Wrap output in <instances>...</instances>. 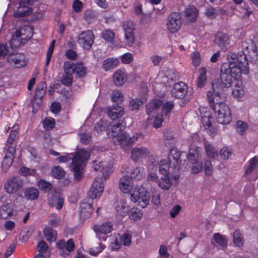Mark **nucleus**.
Here are the masks:
<instances>
[{
	"instance_id": "nucleus-1",
	"label": "nucleus",
	"mask_w": 258,
	"mask_h": 258,
	"mask_svg": "<svg viewBox=\"0 0 258 258\" xmlns=\"http://www.w3.org/2000/svg\"><path fill=\"white\" fill-rule=\"evenodd\" d=\"M244 51H240L236 54L233 51H230L227 55V60L229 63H224L222 66H227V72L232 76L235 80H239L241 74L244 75L248 73V62L247 55L251 58L252 60H256L257 58V48L253 42H251L248 46H245Z\"/></svg>"
},
{
	"instance_id": "nucleus-2",
	"label": "nucleus",
	"mask_w": 258,
	"mask_h": 258,
	"mask_svg": "<svg viewBox=\"0 0 258 258\" xmlns=\"http://www.w3.org/2000/svg\"><path fill=\"white\" fill-rule=\"evenodd\" d=\"M90 157L89 153L84 149L80 150L72 160L71 169L74 172L75 178L79 180L81 178L83 172L85 162Z\"/></svg>"
},
{
	"instance_id": "nucleus-3",
	"label": "nucleus",
	"mask_w": 258,
	"mask_h": 258,
	"mask_svg": "<svg viewBox=\"0 0 258 258\" xmlns=\"http://www.w3.org/2000/svg\"><path fill=\"white\" fill-rule=\"evenodd\" d=\"M216 113L217 121L221 124H228L232 120L231 112L229 108L223 101L216 102L215 106L211 108Z\"/></svg>"
},
{
	"instance_id": "nucleus-4",
	"label": "nucleus",
	"mask_w": 258,
	"mask_h": 258,
	"mask_svg": "<svg viewBox=\"0 0 258 258\" xmlns=\"http://www.w3.org/2000/svg\"><path fill=\"white\" fill-rule=\"evenodd\" d=\"M131 200L133 202H138L139 205L144 208L149 204L150 201V194L146 190L143 186L138 189H134L131 193Z\"/></svg>"
},
{
	"instance_id": "nucleus-5",
	"label": "nucleus",
	"mask_w": 258,
	"mask_h": 258,
	"mask_svg": "<svg viewBox=\"0 0 258 258\" xmlns=\"http://www.w3.org/2000/svg\"><path fill=\"white\" fill-rule=\"evenodd\" d=\"M23 186V179L19 176H14L6 181L4 184V189L7 194L13 195L21 190Z\"/></svg>"
},
{
	"instance_id": "nucleus-6",
	"label": "nucleus",
	"mask_w": 258,
	"mask_h": 258,
	"mask_svg": "<svg viewBox=\"0 0 258 258\" xmlns=\"http://www.w3.org/2000/svg\"><path fill=\"white\" fill-rule=\"evenodd\" d=\"M94 40V35L91 30L82 32L79 35L78 42L85 49H89L92 46Z\"/></svg>"
},
{
	"instance_id": "nucleus-7",
	"label": "nucleus",
	"mask_w": 258,
	"mask_h": 258,
	"mask_svg": "<svg viewBox=\"0 0 258 258\" xmlns=\"http://www.w3.org/2000/svg\"><path fill=\"white\" fill-rule=\"evenodd\" d=\"M166 25L168 30L171 33L177 32L181 25L180 15L176 12L171 13L168 17Z\"/></svg>"
},
{
	"instance_id": "nucleus-8",
	"label": "nucleus",
	"mask_w": 258,
	"mask_h": 258,
	"mask_svg": "<svg viewBox=\"0 0 258 258\" xmlns=\"http://www.w3.org/2000/svg\"><path fill=\"white\" fill-rule=\"evenodd\" d=\"M102 182L103 180L101 177H96L88 192V196L91 199H96L101 196L104 189Z\"/></svg>"
},
{
	"instance_id": "nucleus-9",
	"label": "nucleus",
	"mask_w": 258,
	"mask_h": 258,
	"mask_svg": "<svg viewBox=\"0 0 258 258\" xmlns=\"http://www.w3.org/2000/svg\"><path fill=\"white\" fill-rule=\"evenodd\" d=\"M16 152L15 146H10L7 147L5 156L2 162V170L4 172H7L8 168L13 163Z\"/></svg>"
},
{
	"instance_id": "nucleus-10",
	"label": "nucleus",
	"mask_w": 258,
	"mask_h": 258,
	"mask_svg": "<svg viewBox=\"0 0 258 258\" xmlns=\"http://www.w3.org/2000/svg\"><path fill=\"white\" fill-rule=\"evenodd\" d=\"M227 66H221V76L220 88L222 90L223 88H229L231 87L232 83V76L227 72Z\"/></svg>"
},
{
	"instance_id": "nucleus-11",
	"label": "nucleus",
	"mask_w": 258,
	"mask_h": 258,
	"mask_svg": "<svg viewBox=\"0 0 258 258\" xmlns=\"http://www.w3.org/2000/svg\"><path fill=\"white\" fill-rule=\"evenodd\" d=\"M200 111L201 113V117L203 122V124L206 130L209 129L210 131L212 133L215 132V129L212 127L213 117L211 115V113L207 108H200Z\"/></svg>"
},
{
	"instance_id": "nucleus-12",
	"label": "nucleus",
	"mask_w": 258,
	"mask_h": 258,
	"mask_svg": "<svg viewBox=\"0 0 258 258\" xmlns=\"http://www.w3.org/2000/svg\"><path fill=\"white\" fill-rule=\"evenodd\" d=\"M64 199L59 194L55 191H51L48 195V204L51 207H55L57 210L62 208Z\"/></svg>"
},
{
	"instance_id": "nucleus-13",
	"label": "nucleus",
	"mask_w": 258,
	"mask_h": 258,
	"mask_svg": "<svg viewBox=\"0 0 258 258\" xmlns=\"http://www.w3.org/2000/svg\"><path fill=\"white\" fill-rule=\"evenodd\" d=\"M150 154V150L145 147H135L131 151V158L134 161L137 162L146 158Z\"/></svg>"
},
{
	"instance_id": "nucleus-14",
	"label": "nucleus",
	"mask_w": 258,
	"mask_h": 258,
	"mask_svg": "<svg viewBox=\"0 0 258 258\" xmlns=\"http://www.w3.org/2000/svg\"><path fill=\"white\" fill-rule=\"evenodd\" d=\"M123 129L124 127L120 123H115L113 121L106 127V133L108 136L115 140L119 135L123 132Z\"/></svg>"
},
{
	"instance_id": "nucleus-15",
	"label": "nucleus",
	"mask_w": 258,
	"mask_h": 258,
	"mask_svg": "<svg viewBox=\"0 0 258 258\" xmlns=\"http://www.w3.org/2000/svg\"><path fill=\"white\" fill-rule=\"evenodd\" d=\"M187 86L182 82L174 84L171 93L173 96L177 98H183L187 91Z\"/></svg>"
},
{
	"instance_id": "nucleus-16",
	"label": "nucleus",
	"mask_w": 258,
	"mask_h": 258,
	"mask_svg": "<svg viewBox=\"0 0 258 258\" xmlns=\"http://www.w3.org/2000/svg\"><path fill=\"white\" fill-rule=\"evenodd\" d=\"M212 87L213 89L214 95H213V93L210 91H208L207 94V99L209 101L211 108H212L213 106H215L216 102H221L219 101V99H221V101H223L224 100V96L223 95H221L220 93L216 90L215 85L213 84Z\"/></svg>"
},
{
	"instance_id": "nucleus-17",
	"label": "nucleus",
	"mask_w": 258,
	"mask_h": 258,
	"mask_svg": "<svg viewBox=\"0 0 258 258\" xmlns=\"http://www.w3.org/2000/svg\"><path fill=\"white\" fill-rule=\"evenodd\" d=\"M133 186L132 179L128 176H124L120 179L119 188L125 194L132 192Z\"/></svg>"
},
{
	"instance_id": "nucleus-18",
	"label": "nucleus",
	"mask_w": 258,
	"mask_h": 258,
	"mask_svg": "<svg viewBox=\"0 0 258 258\" xmlns=\"http://www.w3.org/2000/svg\"><path fill=\"white\" fill-rule=\"evenodd\" d=\"M114 142L116 145L120 146L124 151H127L131 146L130 136L126 132H123L114 140Z\"/></svg>"
},
{
	"instance_id": "nucleus-19",
	"label": "nucleus",
	"mask_w": 258,
	"mask_h": 258,
	"mask_svg": "<svg viewBox=\"0 0 258 258\" xmlns=\"http://www.w3.org/2000/svg\"><path fill=\"white\" fill-rule=\"evenodd\" d=\"M8 61L10 63L18 68L26 65L24 56L20 54H10L8 57Z\"/></svg>"
},
{
	"instance_id": "nucleus-20",
	"label": "nucleus",
	"mask_w": 258,
	"mask_h": 258,
	"mask_svg": "<svg viewBox=\"0 0 258 258\" xmlns=\"http://www.w3.org/2000/svg\"><path fill=\"white\" fill-rule=\"evenodd\" d=\"M180 157V153L176 149H172L170 150L167 160L173 169H176L178 165Z\"/></svg>"
},
{
	"instance_id": "nucleus-21",
	"label": "nucleus",
	"mask_w": 258,
	"mask_h": 258,
	"mask_svg": "<svg viewBox=\"0 0 258 258\" xmlns=\"http://www.w3.org/2000/svg\"><path fill=\"white\" fill-rule=\"evenodd\" d=\"M92 229L97 234H107L113 230V226L110 222H105L101 225H95Z\"/></svg>"
},
{
	"instance_id": "nucleus-22",
	"label": "nucleus",
	"mask_w": 258,
	"mask_h": 258,
	"mask_svg": "<svg viewBox=\"0 0 258 258\" xmlns=\"http://www.w3.org/2000/svg\"><path fill=\"white\" fill-rule=\"evenodd\" d=\"M17 35H20L21 39L24 41H27L31 38L33 35V29L30 26H24L15 31Z\"/></svg>"
},
{
	"instance_id": "nucleus-23",
	"label": "nucleus",
	"mask_w": 258,
	"mask_h": 258,
	"mask_svg": "<svg viewBox=\"0 0 258 258\" xmlns=\"http://www.w3.org/2000/svg\"><path fill=\"white\" fill-rule=\"evenodd\" d=\"M92 203H87L86 202H83L80 204L81 208V216L83 218H89L93 210V209L92 207Z\"/></svg>"
},
{
	"instance_id": "nucleus-24",
	"label": "nucleus",
	"mask_w": 258,
	"mask_h": 258,
	"mask_svg": "<svg viewBox=\"0 0 258 258\" xmlns=\"http://www.w3.org/2000/svg\"><path fill=\"white\" fill-rule=\"evenodd\" d=\"M127 80L126 73L121 70H118L114 74L113 81L115 85L122 86Z\"/></svg>"
},
{
	"instance_id": "nucleus-25",
	"label": "nucleus",
	"mask_w": 258,
	"mask_h": 258,
	"mask_svg": "<svg viewBox=\"0 0 258 258\" xmlns=\"http://www.w3.org/2000/svg\"><path fill=\"white\" fill-rule=\"evenodd\" d=\"M162 101L154 99L146 105V111L149 115L155 113L160 106L162 104Z\"/></svg>"
},
{
	"instance_id": "nucleus-26",
	"label": "nucleus",
	"mask_w": 258,
	"mask_h": 258,
	"mask_svg": "<svg viewBox=\"0 0 258 258\" xmlns=\"http://www.w3.org/2000/svg\"><path fill=\"white\" fill-rule=\"evenodd\" d=\"M123 113L124 111L122 107L119 106H112L107 110L108 116L113 120L119 118Z\"/></svg>"
},
{
	"instance_id": "nucleus-27",
	"label": "nucleus",
	"mask_w": 258,
	"mask_h": 258,
	"mask_svg": "<svg viewBox=\"0 0 258 258\" xmlns=\"http://www.w3.org/2000/svg\"><path fill=\"white\" fill-rule=\"evenodd\" d=\"M204 148L207 156L209 158L216 159L218 157V150L210 142L205 141Z\"/></svg>"
},
{
	"instance_id": "nucleus-28",
	"label": "nucleus",
	"mask_w": 258,
	"mask_h": 258,
	"mask_svg": "<svg viewBox=\"0 0 258 258\" xmlns=\"http://www.w3.org/2000/svg\"><path fill=\"white\" fill-rule=\"evenodd\" d=\"M119 63V60L118 58L109 57L103 61L102 68L105 71H108L116 68Z\"/></svg>"
},
{
	"instance_id": "nucleus-29",
	"label": "nucleus",
	"mask_w": 258,
	"mask_h": 258,
	"mask_svg": "<svg viewBox=\"0 0 258 258\" xmlns=\"http://www.w3.org/2000/svg\"><path fill=\"white\" fill-rule=\"evenodd\" d=\"M115 210L117 215L123 217L127 214L129 208L126 205V202L122 200L116 204Z\"/></svg>"
},
{
	"instance_id": "nucleus-30",
	"label": "nucleus",
	"mask_w": 258,
	"mask_h": 258,
	"mask_svg": "<svg viewBox=\"0 0 258 258\" xmlns=\"http://www.w3.org/2000/svg\"><path fill=\"white\" fill-rule=\"evenodd\" d=\"M202 148L199 147H191L189 148L188 154L187 155V159L190 162H194L199 157L200 153L202 152Z\"/></svg>"
},
{
	"instance_id": "nucleus-31",
	"label": "nucleus",
	"mask_w": 258,
	"mask_h": 258,
	"mask_svg": "<svg viewBox=\"0 0 258 258\" xmlns=\"http://www.w3.org/2000/svg\"><path fill=\"white\" fill-rule=\"evenodd\" d=\"M184 13L188 21L194 22L196 20L198 16V10L196 7H189L185 10Z\"/></svg>"
},
{
	"instance_id": "nucleus-32",
	"label": "nucleus",
	"mask_w": 258,
	"mask_h": 258,
	"mask_svg": "<svg viewBox=\"0 0 258 258\" xmlns=\"http://www.w3.org/2000/svg\"><path fill=\"white\" fill-rule=\"evenodd\" d=\"M170 169H173V167H171L166 159L160 160L159 163V171L161 174L163 175H168Z\"/></svg>"
},
{
	"instance_id": "nucleus-33",
	"label": "nucleus",
	"mask_w": 258,
	"mask_h": 258,
	"mask_svg": "<svg viewBox=\"0 0 258 258\" xmlns=\"http://www.w3.org/2000/svg\"><path fill=\"white\" fill-rule=\"evenodd\" d=\"M207 71L204 67L200 69V75L197 78V86L198 87H202L207 83Z\"/></svg>"
},
{
	"instance_id": "nucleus-34",
	"label": "nucleus",
	"mask_w": 258,
	"mask_h": 258,
	"mask_svg": "<svg viewBox=\"0 0 258 258\" xmlns=\"http://www.w3.org/2000/svg\"><path fill=\"white\" fill-rule=\"evenodd\" d=\"M158 185L162 189H169L171 185L169 175H163L158 181Z\"/></svg>"
},
{
	"instance_id": "nucleus-35",
	"label": "nucleus",
	"mask_w": 258,
	"mask_h": 258,
	"mask_svg": "<svg viewBox=\"0 0 258 258\" xmlns=\"http://www.w3.org/2000/svg\"><path fill=\"white\" fill-rule=\"evenodd\" d=\"M228 39V36L227 34L219 32L216 34L214 42L219 46H224L226 44Z\"/></svg>"
},
{
	"instance_id": "nucleus-36",
	"label": "nucleus",
	"mask_w": 258,
	"mask_h": 258,
	"mask_svg": "<svg viewBox=\"0 0 258 258\" xmlns=\"http://www.w3.org/2000/svg\"><path fill=\"white\" fill-rule=\"evenodd\" d=\"M174 107V103L172 101L165 103L162 108V115L164 116L165 119H169L170 113Z\"/></svg>"
},
{
	"instance_id": "nucleus-37",
	"label": "nucleus",
	"mask_w": 258,
	"mask_h": 258,
	"mask_svg": "<svg viewBox=\"0 0 258 258\" xmlns=\"http://www.w3.org/2000/svg\"><path fill=\"white\" fill-rule=\"evenodd\" d=\"M26 41L21 39V37L19 35H17L15 32V34L13 35L10 41L11 47L14 49L19 47L21 44H24Z\"/></svg>"
},
{
	"instance_id": "nucleus-38",
	"label": "nucleus",
	"mask_w": 258,
	"mask_h": 258,
	"mask_svg": "<svg viewBox=\"0 0 258 258\" xmlns=\"http://www.w3.org/2000/svg\"><path fill=\"white\" fill-rule=\"evenodd\" d=\"M39 194L38 189L32 187L27 188L25 192L26 198L30 200L37 199L38 198Z\"/></svg>"
},
{
	"instance_id": "nucleus-39",
	"label": "nucleus",
	"mask_w": 258,
	"mask_h": 258,
	"mask_svg": "<svg viewBox=\"0 0 258 258\" xmlns=\"http://www.w3.org/2000/svg\"><path fill=\"white\" fill-rule=\"evenodd\" d=\"M19 130L18 125H15L12 127V131L10 134L9 137L7 140V147L10 146H15L13 144V142L18 136V131Z\"/></svg>"
},
{
	"instance_id": "nucleus-40",
	"label": "nucleus",
	"mask_w": 258,
	"mask_h": 258,
	"mask_svg": "<svg viewBox=\"0 0 258 258\" xmlns=\"http://www.w3.org/2000/svg\"><path fill=\"white\" fill-rule=\"evenodd\" d=\"M52 176L56 179H60L65 175V172L63 168L59 166H54L51 171Z\"/></svg>"
},
{
	"instance_id": "nucleus-41",
	"label": "nucleus",
	"mask_w": 258,
	"mask_h": 258,
	"mask_svg": "<svg viewBox=\"0 0 258 258\" xmlns=\"http://www.w3.org/2000/svg\"><path fill=\"white\" fill-rule=\"evenodd\" d=\"M101 36L108 43H112L114 40V33L110 29H106L102 31Z\"/></svg>"
},
{
	"instance_id": "nucleus-42",
	"label": "nucleus",
	"mask_w": 258,
	"mask_h": 258,
	"mask_svg": "<svg viewBox=\"0 0 258 258\" xmlns=\"http://www.w3.org/2000/svg\"><path fill=\"white\" fill-rule=\"evenodd\" d=\"M233 241L234 244L238 247H241L243 245V237L241 233L236 230L233 235Z\"/></svg>"
},
{
	"instance_id": "nucleus-43",
	"label": "nucleus",
	"mask_w": 258,
	"mask_h": 258,
	"mask_svg": "<svg viewBox=\"0 0 258 258\" xmlns=\"http://www.w3.org/2000/svg\"><path fill=\"white\" fill-rule=\"evenodd\" d=\"M143 104L142 100L137 98H133L130 100L129 103V107L132 110H139L140 107Z\"/></svg>"
},
{
	"instance_id": "nucleus-44",
	"label": "nucleus",
	"mask_w": 258,
	"mask_h": 258,
	"mask_svg": "<svg viewBox=\"0 0 258 258\" xmlns=\"http://www.w3.org/2000/svg\"><path fill=\"white\" fill-rule=\"evenodd\" d=\"M232 94L235 98H239L243 96L244 91L242 87L241 83L240 82H237L233 89Z\"/></svg>"
},
{
	"instance_id": "nucleus-45",
	"label": "nucleus",
	"mask_w": 258,
	"mask_h": 258,
	"mask_svg": "<svg viewBox=\"0 0 258 258\" xmlns=\"http://www.w3.org/2000/svg\"><path fill=\"white\" fill-rule=\"evenodd\" d=\"M75 73L79 77H84L86 74V68L82 63L76 64Z\"/></svg>"
},
{
	"instance_id": "nucleus-46",
	"label": "nucleus",
	"mask_w": 258,
	"mask_h": 258,
	"mask_svg": "<svg viewBox=\"0 0 258 258\" xmlns=\"http://www.w3.org/2000/svg\"><path fill=\"white\" fill-rule=\"evenodd\" d=\"M144 168L141 167H138L134 168L131 174V178L138 180L141 179L143 176Z\"/></svg>"
},
{
	"instance_id": "nucleus-47",
	"label": "nucleus",
	"mask_w": 258,
	"mask_h": 258,
	"mask_svg": "<svg viewBox=\"0 0 258 258\" xmlns=\"http://www.w3.org/2000/svg\"><path fill=\"white\" fill-rule=\"evenodd\" d=\"M213 239L215 242L222 247H225L227 246V240L219 233H216L213 236Z\"/></svg>"
},
{
	"instance_id": "nucleus-48",
	"label": "nucleus",
	"mask_w": 258,
	"mask_h": 258,
	"mask_svg": "<svg viewBox=\"0 0 258 258\" xmlns=\"http://www.w3.org/2000/svg\"><path fill=\"white\" fill-rule=\"evenodd\" d=\"M39 188L44 192H48L52 188V184L43 179L39 180L37 184Z\"/></svg>"
},
{
	"instance_id": "nucleus-49",
	"label": "nucleus",
	"mask_w": 258,
	"mask_h": 258,
	"mask_svg": "<svg viewBox=\"0 0 258 258\" xmlns=\"http://www.w3.org/2000/svg\"><path fill=\"white\" fill-rule=\"evenodd\" d=\"M123 94L118 90H115L112 93V100L117 104H120L123 101Z\"/></svg>"
},
{
	"instance_id": "nucleus-50",
	"label": "nucleus",
	"mask_w": 258,
	"mask_h": 258,
	"mask_svg": "<svg viewBox=\"0 0 258 258\" xmlns=\"http://www.w3.org/2000/svg\"><path fill=\"white\" fill-rule=\"evenodd\" d=\"M63 69L66 74L72 75L75 73V65L73 62L68 61L64 63Z\"/></svg>"
},
{
	"instance_id": "nucleus-51",
	"label": "nucleus",
	"mask_w": 258,
	"mask_h": 258,
	"mask_svg": "<svg viewBox=\"0 0 258 258\" xmlns=\"http://www.w3.org/2000/svg\"><path fill=\"white\" fill-rule=\"evenodd\" d=\"M191 58L192 64L195 67L197 68L200 66L202 59L201 55L198 51H194L191 54Z\"/></svg>"
},
{
	"instance_id": "nucleus-52",
	"label": "nucleus",
	"mask_w": 258,
	"mask_h": 258,
	"mask_svg": "<svg viewBox=\"0 0 258 258\" xmlns=\"http://www.w3.org/2000/svg\"><path fill=\"white\" fill-rule=\"evenodd\" d=\"M122 28L124 30V33H134L135 24L133 22L127 21L124 22L122 25Z\"/></svg>"
},
{
	"instance_id": "nucleus-53",
	"label": "nucleus",
	"mask_w": 258,
	"mask_h": 258,
	"mask_svg": "<svg viewBox=\"0 0 258 258\" xmlns=\"http://www.w3.org/2000/svg\"><path fill=\"white\" fill-rule=\"evenodd\" d=\"M55 40H53L49 47H48V49L47 51V52H46V61H45V65L46 66H47L49 65V63H50V60H51V56H52V53H53V50H54V44H55Z\"/></svg>"
},
{
	"instance_id": "nucleus-54",
	"label": "nucleus",
	"mask_w": 258,
	"mask_h": 258,
	"mask_svg": "<svg viewBox=\"0 0 258 258\" xmlns=\"http://www.w3.org/2000/svg\"><path fill=\"white\" fill-rule=\"evenodd\" d=\"M257 160L255 157H253L251 159L249 165L244 172L245 176L249 175L253 171L257 165Z\"/></svg>"
},
{
	"instance_id": "nucleus-55",
	"label": "nucleus",
	"mask_w": 258,
	"mask_h": 258,
	"mask_svg": "<svg viewBox=\"0 0 258 258\" xmlns=\"http://www.w3.org/2000/svg\"><path fill=\"white\" fill-rule=\"evenodd\" d=\"M158 157L154 155H150L148 157V163L149 165L153 169L155 167H157L159 164Z\"/></svg>"
},
{
	"instance_id": "nucleus-56",
	"label": "nucleus",
	"mask_w": 258,
	"mask_h": 258,
	"mask_svg": "<svg viewBox=\"0 0 258 258\" xmlns=\"http://www.w3.org/2000/svg\"><path fill=\"white\" fill-rule=\"evenodd\" d=\"M192 162L193 165L191 167V170L192 174H197L203 170V167L202 162H199V161H197Z\"/></svg>"
},
{
	"instance_id": "nucleus-57",
	"label": "nucleus",
	"mask_w": 258,
	"mask_h": 258,
	"mask_svg": "<svg viewBox=\"0 0 258 258\" xmlns=\"http://www.w3.org/2000/svg\"><path fill=\"white\" fill-rule=\"evenodd\" d=\"M122 245L121 236L118 234L117 237L112 239L111 246L112 249H117L120 248Z\"/></svg>"
},
{
	"instance_id": "nucleus-58",
	"label": "nucleus",
	"mask_w": 258,
	"mask_h": 258,
	"mask_svg": "<svg viewBox=\"0 0 258 258\" xmlns=\"http://www.w3.org/2000/svg\"><path fill=\"white\" fill-rule=\"evenodd\" d=\"M247 128L248 126L244 122L241 120H239L237 122L236 131L239 134L241 135H243Z\"/></svg>"
},
{
	"instance_id": "nucleus-59",
	"label": "nucleus",
	"mask_w": 258,
	"mask_h": 258,
	"mask_svg": "<svg viewBox=\"0 0 258 258\" xmlns=\"http://www.w3.org/2000/svg\"><path fill=\"white\" fill-rule=\"evenodd\" d=\"M55 125V120L53 118H46L43 121V125L45 129L50 130L52 129Z\"/></svg>"
},
{
	"instance_id": "nucleus-60",
	"label": "nucleus",
	"mask_w": 258,
	"mask_h": 258,
	"mask_svg": "<svg viewBox=\"0 0 258 258\" xmlns=\"http://www.w3.org/2000/svg\"><path fill=\"white\" fill-rule=\"evenodd\" d=\"M231 150L227 147H223L220 151V156L223 159H228L231 156Z\"/></svg>"
},
{
	"instance_id": "nucleus-61",
	"label": "nucleus",
	"mask_w": 258,
	"mask_h": 258,
	"mask_svg": "<svg viewBox=\"0 0 258 258\" xmlns=\"http://www.w3.org/2000/svg\"><path fill=\"white\" fill-rule=\"evenodd\" d=\"M125 45L131 46L134 44L135 39L134 33H124Z\"/></svg>"
},
{
	"instance_id": "nucleus-62",
	"label": "nucleus",
	"mask_w": 258,
	"mask_h": 258,
	"mask_svg": "<svg viewBox=\"0 0 258 258\" xmlns=\"http://www.w3.org/2000/svg\"><path fill=\"white\" fill-rule=\"evenodd\" d=\"M53 229L50 227H46L43 230V233L46 240L48 241L51 242L53 241Z\"/></svg>"
},
{
	"instance_id": "nucleus-63",
	"label": "nucleus",
	"mask_w": 258,
	"mask_h": 258,
	"mask_svg": "<svg viewBox=\"0 0 258 258\" xmlns=\"http://www.w3.org/2000/svg\"><path fill=\"white\" fill-rule=\"evenodd\" d=\"M35 172L34 169L25 167H21L19 170V173L23 176L33 175Z\"/></svg>"
},
{
	"instance_id": "nucleus-64",
	"label": "nucleus",
	"mask_w": 258,
	"mask_h": 258,
	"mask_svg": "<svg viewBox=\"0 0 258 258\" xmlns=\"http://www.w3.org/2000/svg\"><path fill=\"white\" fill-rule=\"evenodd\" d=\"M80 140L82 143L85 144H88L92 139L90 133H82L80 134Z\"/></svg>"
}]
</instances>
